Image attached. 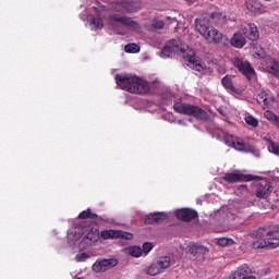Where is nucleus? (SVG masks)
Listing matches in <instances>:
<instances>
[{
	"mask_svg": "<svg viewBox=\"0 0 279 279\" xmlns=\"http://www.w3.org/2000/svg\"><path fill=\"white\" fill-rule=\"evenodd\" d=\"M100 238L104 240H114L119 239V232L118 230H104L100 232Z\"/></svg>",
	"mask_w": 279,
	"mask_h": 279,
	"instance_id": "23",
	"label": "nucleus"
},
{
	"mask_svg": "<svg viewBox=\"0 0 279 279\" xmlns=\"http://www.w3.org/2000/svg\"><path fill=\"white\" fill-rule=\"evenodd\" d=\"M179 125H186V120H178Z\"/></svg>",
	"mask_w": 279,
	"mask_h": 279,
	"instance_id": "40",
	"label": "nucleus"
},
{
	"mask_svg": "<svg viewBox=\"0 0 279 279\" xmlns=\"http://www.w3.org/2000/svg\"><path fill=\"white\" fill-rule=\"evenodd\" d=\"M233 64L248 78L255 77V71L247 61H242L239 58L233 59Z\"/></svg>",
	"mask_w": 279,
	"mask_h": 279,
	"instance_id": "13",
	"label": "nucleus"
},
{
	"mask_svg": "<svg viewBox=\"0 0 279 279\" xmlns=\"http://www.w3.org/2000/svg\"><path fill=\"white\" fill-rule=\"evenodd\" d=\"M171 22H172V23H178V20H177L175 17H172V19H171Z\"/></svg>",
	"mask_w": 279,
	"mask_h": 279,
	"instance_id": "41",
	"label": "nucleus"
},
{
	"mask_svg": "<svg viewBox=\"0 0 279 279\" xmlns=\"http://www.w3.org/2000/svg\"><path fill=\"white\" fill-rule=\"evenodd\" d=\"M133 238L132 233L118 230V239L132 240Z\"/></svg>",
	"mask_w": 279,
	"mask_h": 279,
	"instance_id": "37",
	"label": "nucleus"
},
{
	"mask_svg": "<svg viewBox=\"0 0 279 279\" xmlns=\"http://www.w3.org/2000/svg\"><path fill=\"white\" fill-rule=\"evenodd\" d=\"M221 83L226 89L231 90V92H236V89L233 86L231 77H229V76L223 77Z\"/></svg>",
	"mask_w": 279,
	"mask_h": 279,
	"instance_id": "29",
	"label": "nucleus"
},
{
	"mask_svg": "<svg viewBox=\"0 0 279 279\" xmlns=\"http://www.w3.org/2000/svg\"><path fill=\"white\" fill-rule=\"evenodd\" d=\"M114 81L118 86L132 94L145 95L150 90L149 83L135 75H116Z\"/></svg>",
	"mask_w": 279,
	"mask_h": 279,
	"instance_id": "3",
	"label": "nucleus"
},
{
	"mask_svg": "<svg viewBox=\"0 0 279 279\" xmlns=\"http://www.w3.org/2000/svg\"><path fill=\"white\" fill-rule=\"evenodd\" d=\"M279 246V232H268L264 239L253 243L254 248H276Z\"/></svg>",
	"mask_w": 279,
	"mask_h": 279,
	"instance_id": "9",
	"label": "nucleus"
},
{
	"mask_svg": "<svg viewBox=\"0 0 279 279\" xmlns=\"http://www.w3.org/2000/svg\"><path fill=\"white\" fill-rule=\"evenodd\" d=\"M228 229L220 230L219 232L227 231Z\"/></svg>",
	"mask_w": 279,
	"mask_h": 279,
	"instance_id": "44",
	"label": "nucleus"
},
{
	"mask_svg": "<svg viewBox=\"0 0 279 279\" xmlns=\"http://www.w3.org/2000/svg\"><path fill=\"white\" fill-rule=\"evenodd\" d=\"M255 157H259V153L257 151V153H255Z\"/></svg>",
	"mask_w": 279,
	"mask_h": 279,
	"instance_id": "43",
	"label": "nucleus"
},
{
	"mask_svg": "<svg viewBox=\"0 0 279 279\" xmlns=\"http://www.w3.org/2000/svg\"><path fill=\"white\" fill-rule=\"evenodd\" d=\"M241 32L245 35L250 40L256 41L259 38L258 27L254 23L243 22L241 23Z\"/></svg>",
	"mask_w": 279,
	"mask_h": 279,
	"instance_id": "12",
	"label": "nucleus"
},
{
	"mask_svg": "<svg viewBox=\"0 0 279 279\" xmlns=\"http://www.w3.org/2000/svg\"><path fill=\"white\" fill-rule=\"evenodd\" d=\"M128 251H129V254L133 257L138 258L141 256H144L143 250L141 246H131L128 248Z\"/></svg>",
	"mask_w": 279,
	"mask_h": 279,
	"instance_id": "27",
	"label": "nucleus"
},
{
	"mask_svg": "<svg viewBox=\"0 0 279 279\" xmlns=\"http://www.w3.org/2000/svg\"><path fill=\"white\" fill-rule=\"evenodd\" d=\"M174 110L182 114L194 116L198 119H205L206 113L201 108L184 102H175Z\"/></svg>",
	"mask_w": 279,
	"mask_h": 279,
	"instance_id": "8",
	"label": "nucleus"
},
{
	"mask_svg": "<svg viewBox=\"0 0 279 279\" xmlns=\"http://www.w3.org/2000/svg\"><path fill=\"white\" fill-rule=\"evenodd\" d=\"M107 2L111 4H121L122 7H124L123 0H107Z\"/></svg>",
	"mask_w": 279,
	"mask_h": 279,
	"instance_id": "39",
	"label": "nucleus"
},
{
	"mask_svg": "<svg viewBox=\"0 0 279 279\" xmlns=\"http://www.w3.org/2000/svg\"><path fill=\"white\" fill-rule=\"evenodd\" d=\"M82 236L84 238L80 243V247L85 250L99 241L100 233L98 229L92 227H74L68 233V241L71 245H75Z\"/></svg>",
	"mask_w": 279,
	"mask_h": 279,
	"instance_id": "2",
	"label": "nucleus"
},
{
	"mask_svg": "<svg viewBox=\"0 0 279 279\" xmlns=\"http://www.w3.org/2000/svg\"><path fill=\"white\" fill-rule=\"evenodd\" d=\"M276 101L279 104V92H278V94H277Z\"/></svg>",
	"mask_w": 279,
	"mask_h": 279,
	"instance_id": "42",
	"label": "nucleus"
},
{
	"mask_svg": "<svg viewBox=\"0 0 279 279\" xmlns=\"http://www.w3.org/2000/svg\"><path fill=\"white\" fill-rule=\"evenodd\" d=\"M174 214L179 220L185 222H189L190 220L197 218V214L196 211H194V209H177Z\"/></svg>",
	"mask_w": 279,
	"mask_h": 279,
	"instance_id": "18",
	"label": "nucleus"
},
{
	"mask_svg": "<svg viewBox=\"0 0 279 279\" xmlns=\"http://www.w3.org/2000/svg\"><path fill=\"white\" fill-rule=\"evenodd\" d=\"M171 266V257L163 256L154 260L146 269L148 276H157Z\"/></svg>",
	"mask_w": 279,
	"mask_h": 279,
	"instance_id": "6",
	"label": "nucleus"
},
{
	"mask_svg": "<svg viewBox=\"0 0 279 279\" xmlns=\"http://www.w3.org/2000/svg\"><path fill=\"white\" fill-rule=\"evenodd\" d=\"M268 151H270V154L279 157V145L272 141H268Z\"/></svg>",
	"mask_w": 279,
	"mask_h": 279,
	"instance_id": "31",
	"label": "nucleus"
},
{
	"mask_svg": "<svg viewBox=\"0 0 279 279\" xmlns=\"http://www.w3.org/2000/svg\"><path fill=\"white\" fill-rule=\"evenodd\" d=\"M225 144L229 147L234 148L238 151L251 154L255 151L254 146L250 144H245L241 138L233 136V135H227L225 137Z\"/></svg>",
	"mask_w": 279,
	"mask_h": 279,
	"instance_id": "7",
	"label": "nucleus"
},
{
	"mask_svg": "<svg viewBox=\"0 0 279 279\" xmlns=\"http://www.w3.org/2000/svg\"><path fill=\"white\" fill-rule=\"evenodd\" d=\"M122 26L132 29L134 32H140V24L132 20L131 17L114 13L109 15V27L114 31L117 34L124 35L125 31Z\"/></svg>",
	"mask_w": 279,
	"mask_h": 279,
	"instance_id": "5",
	"label": "nucleus"
},
{
	"mask_svg": "<svg viewBox=\"0 0 279 279\" xmlns=\"http://www.w3.org/2000/svg\"><path fill=\"white\" fill-rule=\"evenodd\" d=\"M253 175L251 174H243L240 171H234L231 173H227L223 177V180L229 183H236V182H250L253 181Z\"/></svg>",
	"mask_w": 279,
	"mask_h": 279,
	"instance_id": "14",
	"label": "nucleus"
},
{
	"mask_svg": "<svg viewBox=\"0 0 279 279\" xmlns=\"http://www.w3.org/2000/svg\"><path fill=\"white\" fill-rule=\"evenodd\" d=\"M187 246H189V252L194 256L198 255V253L206 251V248L204 246H202L197 243H190Z\"/></svg>",
	"mask_w": 279,
	"mask_h": 279,
	"instance_id": "25",
	"label": "nucleus"
},
{
	"mask_svg": "<svg viewBox=\"0 0 279 279\" xmlns=\"http://www.w3.org/2000/svg\"><path fill=\"white\" fill-rule=\"evenodd\" d=\"M166 23L161 20L155 19L151 23V28L155 29H162L165 27Z\"/></svg>",
	"mask_w": 279,
	"mask_h": 279,
	"instance_id": "35",
	"label": "nucleus"
},
{
	"mask_svg": "<svg viewBox=\"0 0 279 279\" xmlns=\"http://www.w3.org/2000/svg\"><path fill=\"white\" fill-rule=\"evenodd\" d=\"M87 258H89V255L86 253H78L75 257L76 262H85Z\"/></svg>",
	"mask_w": 279,
	"mask_h": 279,
	"instance_id": "38",
	"label": "nucleus"
},
{
	"mask_svg": "<svg viewBox=\"0 0 279 279\" xmlns=\"http://www.w3.org/2000/svg\"><path fill=\"white\" fill-rule=\"evenodd\" d=\"M245 123H247V125H251L252 128H258V120L251 114L245 117Z\"/></svg>",
	"mask_w": 279,
	"mask_h": 279,
	"instance_id": "32",
	"label": "nucleus"
},
{
	"mask_svg": "<svg viewBox=\"0 0 279 279\" xmlns=\"http://www.w3.org/2000/svg\"><path fill=\"white\" fill-rule=\"evenodd\" d=\"M215 243L218 244L219 246H228V245H232L234 242L232 239H228V238H218L215 239Z\"/></svg>",
	"mask_w": 279,
	"mask_h": 279,
	"instance_id": "30",
	"label": "nucleus"
},
{
	"mask_svg": "<svg viewBox=\"0 0 279 279\" xmlns=\"http://www.w3.org/2000/svg\"><path fill=\"white\" fill-rule=\"evenodd\" d=\"M195 29L208 44L219 45L222 41L228 43L227 35H223L216 27L211 26L206 19H196Z\"/></svg>",
	"mask_w": 279,
	"mask_h": 279,
	"instance_id": "4",
	"label": "nucleus"
},
{
	"mask_svg": "<svg viewBox=\"0 0 279 279\" xmlns=\"http://www.w3.org/2000/svg\"><path fill=\"white\" fill-rule=\"evenodd\" d=\"M167 219H168V214H166L165 211H156L155 214H147L145 218V223L153 225L156 222H161Z\"/></svg>",
	"mask_w": 279,
	"mask_h": 279,
	"instance_id": "19",
	"label": "nucleus"
},
{
	"mask_svg": "<svg viewBox=\"0 0 279 279\" xmlns=\"http://www.w3.org/2000/svg\"><path fill=\"white\" fill-rule=\"evenodd\" d=\"M210 21L216 25H223L227 21V16L222 12H214L210 15Z\"/></svg>",
	"mask_w": 279,
	"mask_h": 279,
	"instance_id": "21",
	"label": "nucleus"
},
{
	"mask_svg": "<svg viewBox=\"0 0 279 279\" xmlns=\"http://www.w3.org/2000/svg\"><path fill=\"white\" fill-rule=\"evenodd\" d=\"M264 118H266L268 121H270V123L279 128V117L270 110H266V112H264Z\"/></svg>",
	"mask_w": 279,
	"mask_h": 279,
	"instance_id": "26",
	"label": "nucleus"
},
{
	"mask_svg": "<svg viewBox=\"0 0 279 279\" xmlns=\"http://www.w3.org/2000/svg\"><path fill=\"white\" fill-rule=\"evenodd\" d=\"M244 36L245 35L240 27V31L235 32L233 37L230 39L231 46L236 49H242L246 45V38Z\"/></svg>",
	"mask_w": 279,
	"mask_h": 279,
	"instance_id": "17",
	"label": "nucleus"
},
{
	"mask_svg": "<svg viewBox=\"0 0 279 279\" xmlns=\"http://www.w3.org/2000/svg\"><path fill=\"white\" fill-rule=\"evenodd\" d=\"M125 9H128V11L130 12H137L141 10V2L138 1H135L133 2V5H125Z\"/></svg>",
	"mask_w": 279,
	"mask_h": 279,
	"instance_id": "36",
	"label": "nucleus"
},
{
	"mask_svg": "<svg viewBox=\"0 0 279 279\" xmlns=\"http://www.w3.org/2000/svg\"><path fill=\"white\" fill-rule=\"evenodd\" d=\"M272 0H266V2H271Z\"/></svg>",
	"mask_w": 279,
	"mask_h": 279,
	"instance_id": "46",
	"label": "nucleus"
},
{
	"mask_svg": "<svg viewBox=\"0 0 279 279\" xmlns=\"http://www.w3.org/2000/svg\"><path fill=\"white\" fill-rule=\"evenodd\" d=\"M124 51L128 53H138L141 51V46H137V44H126V46H124Z\"/></svg>",
	"mask_w": 279,
	"mask_h": 279,
	"instance_id": "28",
	"label": "nucleus"
},
{
	"mask_svg": "<svg viewBox=\"0 0 279 279\" xmlns=\"http://www.w3.org/2000/svg\"><path fill=\"white\" fill-rule=\"evenodd\" d=\"M231 279H256V277L248 272L246 266H242L232 275Z\"/></svg>",
	"mask_w": 279,
	"mask_h": 279,
	"instance_id": "20",
	"label": "nucleus"
},
{
	"mask_svg": "<svg viewBox=\"0 0 279 279\" xmlns=\"http://www.w3.org/2000/svg\"><path fill=\"white\" fill-rule=\"evenodd\" d=\"M97 217V214H92L90 209H86L85 211H82L78 216L81 219H95Z\"/></svg>",
	"mask_w": 279,
	"mask_h": 279,
	"instance_id": "33",
	"label": "nucleus"
},
{
	"mask_svg": "<svg viewBox=\"0 0 279 279\" xmlns=\"http://www.w3.org/2000/svg\"><path fill=\"white\" fill-rule=\"evenodd\" d=\"M94 13L98 16L88 15L87 20H89V26L92 27V31H99L104 28V21L100 17V15L106 11V7L98 4L96 7H93Z\"/></svg>",
	"mask_w": 279,
	"mask_h": 279,
	"instance_id": "10",
	"label": "nucleus"
},
{
	"mask_svg": "<svg viewBox=\"0 0 279 279\" xmlns=\"http://www.w3.org/2000/svg\"><path fill=\"white\" fill-rule=\"evenodd\" d=\"M266 71L270 74L277 75L279 73V62L272 59L266 60Z\"/></svg>",
	"mask_w": 279,
	"mask_h": 279,
	"instance_id": "22",
	"label": "nucleus"
},
{
	"mask_svg": "<svg viewBox=\"0 0 279 279\" xmlns=\"http://www.w3.org/2000/svg\"><path fill=\"white\" fill-rule=\"evenodd\" d=\"M154 248L153 243L146 242L142 246L143 256H146L150 253V251Z\"/></svg>",
	"mask_w": 279,
	"mask_h": 279,
	"instance_id": "34",
	"label": "nucleus"
},
{
	"mask_svg": "<svg viewBox=\"0 0 279 279\" xmlns=\"http://www.w3.org/2000/svg\"><path fill=\"white\" fill-rule=\"evenodd\" d=\"M257 102L262 105V107L267 108L270 104L268 94L266 92H260L259 94H257Z\"/></svg>",
	"mask_w": 279,
	"mask_h": 279,
	"instance_id": "24",
	"label": "nucleus"
},
{
	"mask_svg": "<svg viewBox=\"0 0 279 279\" xmlns=\"http://www.w3.org/2000/svg\"><path fill=\"white\" fill-rule=\"evenodd\" d=\"M271 192L272 186L270 182L267 180H262V182L257 184V191L255 192V195H257V198H267Z\"/></svg>",
	"mask_w": 279,
	"mask_h": 279,
	"instance_id": "15",
	"label": "nucleus"
},
{
	"mask_svg": "<svg viewBox=\"0 0 279 279\" xmlns=\"http://www.w3.org/2000/svg\"><path fill=\"white\" fill-rule=\"evenodd\" d=\"M195 0H190V3H193Z\"/></svg>",
	"mask_w": 279,
	"mask_h": 279,
	"instance_id": "45",
	"label": "nucleus"
},
{
	"mask_svg": "<svg viewBox=\"0 0 279 279\" xmlns=\"http://www.w3.org/2000/svg\"><path fill=\"white\" fill-rule=\"evenodd\" d=\"M119 264V260L117 258H100L94 263L92 266V270L94 272H105L109 269L114 268Z\"/></svg>",
	"mask_w": 279,
	"mask_h": 279,
	"instance_id": "11",
	"label": "nucleus"
},
{
	"mask_svg": "<svg viewBox=\"0 0 279 279\" xmlns=\"http://www.w3.org/2000/svg\"><path fill=\"white\" fill-rule=\"evenodd\" d=\"M177 53L183 56L184 60L187 62V66L197 72H204L206 65L202 62L201 59H196L194 52L190 50L186 44H183L181 39H172L168 45L162 48L160 58L168 59L171 57V53Z\"/></svg>",
	"mask_w": 279,
	"mask_h": 279,
	"instance_id": "1",
	"label": "nucleus"
},
{
	"mask_svg": "<svg viewBox=\"0 0 279 279\" xmlns=\"http://www.w3.org/2000/svg\"><path fill=\"white\" fill-rule=\"evenodd\" d=\"M245 5L255 15H262L266 12V8L258 0H247Z\"/></svg>",
	"mask_w": 279,
	"mask_h": 279,
	"instance_id": "16",
	"label": "nucleus"
}]
</instances>
